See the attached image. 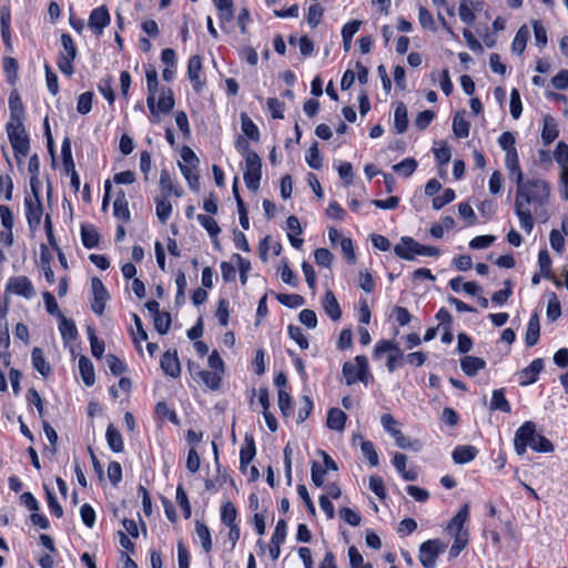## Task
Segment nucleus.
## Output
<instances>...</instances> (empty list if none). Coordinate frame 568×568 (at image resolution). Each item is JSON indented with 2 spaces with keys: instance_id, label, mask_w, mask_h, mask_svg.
Returning <instances> with one entry per match:
<instances>
[{
  "instance_id": "nucleus-11",
  "label": "nucleus",
  "mask_w": 568,
  "mask_h": 568,
  "mask_svg": "<svg viewBox=\"0 0 568 568\" xmlns=\"http://www.w3.org/2000/svg\"><path fill=\"white\" fill-rule=\"evenodd\" d=\"M26 216L31 230L39 227L43 214V206L40 199L27 196L24 199Z\"/></svg>"
},
{
  "instance_id": "nucleus-29",
  "label": "nucleus",
  "mask_w": 568,
  "mask_h": 568,
  "mask_svg": "<svg viewBox=\"0 0 568 568\" xmlns=\"http://www.w3.org/2000/svg\"><path fill=\"white\" fill-rule=\"evenodd\" d=\"M393 438L395 444L402 449H410L413 452H419L423 447L418 439H412L406 437L402 432L393 429Z\"/></svg>"
},
{
  "instance_id": "nucleus-7",
  "label": "nucleus",
  "mask_w": 568,
  "mask_h": 568,
  "mask_svg": "<svg viewBox=\"0 0 568 568\" xmlns=\"http://www.w3.org/2000/svg\"><path fill=\"white\" fill-rule=\"evenodd\" d=\"M366 372L367 358L364 355H357L354 362H346L343 365V375L347 385L364 381Z\"/></svg>"
},
{
  "instance_id": "nucleus-19",
  "label": "nucleus",
  "mask_w": 568,
  "mask_h": 568,
  "mask_svg": "<svg viewBox=\"0 0 568 568\" xmlns=\"http://www.w3.org/2000/svg\"><path fill=\"white\" fill-rule=\"evenodd\" d=\"M322 306L325 313L333 320L338 321L342 316L341 306L332 291H327L323 297Z\"/></svg>"
},
{
  "instance_id": "nucleus-34",
  "label": "nucleus",
  "mask_w": 568,
  "mask_h": 568,
  "mask_svg": "<svg viewBox=\"0 0 568 568\" xmlns=\"http://www.w3.org/2000/svg\"><path fill=\"white\" fill-rule=\"evenodd\" d=\"M79 369L84 384L92 386L95 382L94 368L92 362L87 356L79 358Z\"/></svg>"
},
{
  "instance_id": "nucleus-13",
  "label": "nucleus",
  "mask_w": 568,
  "mask_h": 568,
  "mask_svg": "<svg viewBox=\"0 0 568 568\" xmlns=\"http://www.w3.org/2000/svg\"><path fill=\"white\" fill-rule=\"evenodd\" d=\"M109 23L110 14L105 7L102 6L91 11L88 24L97 34H102Z\"/></svg>"
},
{
  "instance_id": "nucleus-59",
  "label": "nucleus",
  "mask_w": 568,
  "mask_h": 568,
  "mask_svg": "<svg viewBox=\"0 0 568 568\" xmlns=\"http://www.w3.org/2000/svg\"><path fill=\"white\" fill-rule=\"evenodd\" d=\"M530 448L540 453L554 452V445L544 435L537 434L535 440H532Z\"/></svg>"
},
{
  "instance_id": "nucleus-60",
  "label": "nucleus",
  "mask_w": 568,
  "mask_h": 568,
  "mask_svg": "<svg viewBox=\"0 0 568 568\" xmlns=\"http://www.w3.org/2000/svg\"><path fill=\"white\" fill-rule=\"evenodd\" d=\"M155 414L160 418H168L173 424H179L178 415L174 410L170 409L165 402H159L155 406Z\"/></svg>"
},
{
  "instance_id": "nucleus-3",
  "label": "nucleus",
  "mask_w": 568,
  "mask_h": 568,
  "mask_svg": "<svg viewBox=\"0 0 568 568\" xmlns=\"http://www.w3.org/2000/svg\"><path fill=\"white\" fill-rule=\"evenodd\" d=\"M6 129L16 158H19V155L27 156L30 150V141L23 121L8 122Z\"/></svg>"
},
{
  "instance_id": "nucleus-23",
  "label": "nucleus",
  "mask_w": 568,
  "mask_h": 568,
  "mask_svg": "<svg viewBox=\"0 0 568 568\" xmlns=\"http://www.w3.org/2000/svg\"><path fill=\"white\" fill-rule=\"evenodd\" d=\"M105 438L108 446L113 453H122L124 449V443L121 433L119 429L113 425L110 424L106 427L105 432Z\"/></svg>"
},
{
  "instance_id": "nucleus-35",
  "label": "nucleus",
  "mask_w": 568,
  "mask_h": 568,
  "mask_svg": "<svg viewBox=\"0 0 568 568\" xmlns=\"http://www.w3.org/2000/svg\"><path fill=\"white\" fill-rule=\"evenodd\" d=\"M418 163L414 158H406L397 164H393V172L400 178H409L417 169Z\"/></svg>"
},
{
  "instance_id": "nucleus-1",
  "label": "nucleus",
  "mask_w": 568,
  "mask_h": 568,
  "mask_svg": "<svg viewBox=\"0 0 568 568\" xmlns=\"http://www.w3.org/2000/svg\"><path fill=\"white\" fill-rule=\"evenodd\" d=\"M550 185L542 179H527L516 186L515 214L519 220L520 227L530 234L534 225V215L542 222L548 220L546 206L550 197Z\"/></svg>"
},
{
  "instance_id": "nucleus-10",
  "label": "nucleus",
  "mask_w": 568,
  "mask_h": 568,
  "mask_svg": "<svg viewBox=\"0 0 568 568\" xmlns=\"http://www.w3.org/2000/svg\"><path fill=\"white\" fill-rule=\"evenodd\" d=\"M6 291L26 298H30L34 295V287L27 276L10 277Z\"/></svg>"
},
{
  "instance_id": "nucleus-42",
  "label": "nucleus",
  "mask_w": 568,
  "mask_h": 568,
  "mask_svg": "<svg viewBox=\"0 0 568 568\" xmlns=\"http://www.w3.org/2000/svg\"><path fill=\"white\" fill-rule=\"evenodd\" d=\"M179 168L185 178L189 186L193 191H199L200 189V178L199 174L195 172L196 166H189L186 164L179 163Z\"/></svg>"
},
{
  "instance_id": "nucleus-4",
  "label": "nucleus",
  "mask_w": 568,
  "mask_h": 568,
  "mask_svg": "<svg viewBox=\"0 0 568 568\" xmlns=\"http://www.w3.org/2000/svg\"><path fill=\"white\" fill-rule=\"evenodd\" d=\"M61 44L62 50L59 53L58 68L64 75L71 77L74 73L73 61L78 54L77 47L68 33L61 36Z\"/></svg>"
},
{
  "instance_id": "nucleus-8",
  "label": "nucleus",
  "mask_w": 568,
  "mask_h": 568,
  "mask_svg": "<svg viewBox=\"0 0 568 568\" xmlns=\"http://www.w3.org/2000/svg\"><path fill=\"white\" fill-rule=\"evenodd\" d=\"M536 425L532 422H525L515 434L514 438V447L518 455H524L527 450V447L531 445L532 440H535Z\"/></svg>"
},
{
  "instance_id": "nucleus-18",
  "label": "nucleus",
  "mask_w": 568,
  "mask_h": 568,
  "mask_svg": "<svg viewBox=\"0 0 568 568\" xmlns=\"http://www.w3.org/2000/svg\"><path fill=\"white\" fill-rule=\"evenodd\" d=\"M202 71V59L200 55H192L189 59L187 63V77L193 84V89L196 92H200L204 85V82L201 81L200 74Z\"/></svg>"
},
{
  "instance_id": "nucleus-47",
  "label": "nucleus",
  "mask_w": 568,
  "mask_h": 568,
  "mask_svg": "<svg viewBox=\"0 0 568 568\" xmlns=\"http://www.w3.org/2000/svg\"><path fill=\"white\" fill-rule=\"evenodd\" d=\"M196 219L201 226L206 230V232L212 239L216 237L221 232V229L217 225L216 221L210 215L199 214Z\"/></svg>"
},
{
  "instance_id": "nucleus-12",
  "label": "nucleus",
  "mask_w": 568,
  "mask_h": 568,
  "mask_svg": "<svg viewBox=\"0 0 568 568\" xmlns=\"http://www.w3.org/2000/svg\"><path fill=\"white\" fill-rule=\"evenodd\" d=\"M393 466L400 474L403 479L414 481L418 477V469L415 466L407 467V456L402 453L393 455Z\"/></svg>"
},
{
  "instance_id": "nucleus-50",
  "label": "nucleus",
  "mask_w": 568,
  "mask_h": 568,
  "mask_svg": "<svg viewBox=\"0 0 568 568\" xmlns=\"http://www.w3.org/2000/svg\"><path fill=\"white\" fill-rule=\"evenodd\" d=\"M155 203H156V216L162 223H165L171 216L172 204L170 203V201H168V197H164V196H163V199L156 197Z\"/></svg>"
},
{
  "instance_id": "nucleus-55",
  "label": "nucleus",
  "mask_w": 568,
  "mask_h": 568,
  "mask_svg": "<svg viewBox=\"0 0 568 568\" xmlns=\"http://www.w3.org/2000/svg\"><path fill=\"white\" fill-rule=\"evenodd\" d=\"M176 503L181 507L183 511V516L185 519L191 517V505L187 498V495L182 485L176 487Z\"/></svg>"
},
{
  "instance_id": "nucleus-53",
  "label": "nucleus",
  "mask_w": 568,
  "mask_h": 568,
  "mask_svg": "<svg viewBox=\"0 0 568 568\" xmlns=\"http://www.w3.org/2000/svg\"><path fill=\"white\" fill-rule=\"evenodd\" d=\"M88 337L91 345L92 355L97 358H101L104 353V342L100 341L93 328L88 327Z\"/></svg>"
},
{
  "instance_id": "nucleus-28",
  "label": "nucleus",
  "mask_w": 568,
  "mask_h": 568,
  "mask_svg": "<svg viewBox=\"0 0 568 568\" xmlns=\"http://www.w3.org/2000/svg\"><path fill=\"white\" fill-rule=\"evenodd\" d=\"M540 324L537 314H532L527 326L525 343L528 347L537 344L539 339Z\"/></svg>"
},
{
  "instance_id": "nucleus-15",
  "label": "nucleus",
  "mask_w": 568,
  "mask_h": 568,
  "mask_svg": "<svg viewBox=\"0 0 568 568\" xmlns=\"http://www.w3.org/2000/svg\"><path fill=\"white\" fill-rule=\"evenodd\" d=\"M145 77L149 93L146 99L148 108L152 115H155V94L159 87L158 72L155 68L150 65L145 71Z\"/></svg>"
},
{
  "instance_id": "nucleus-56",
  "label": "nucleus",
  "mask_w": 568,
  "mask_h": 568,
  "mask_svg": "<svg viewBox=\"0 0 568 568\" xmlns=\"http://www.w3.org/2000/svg\"><path fill=\"white\" fill-rule=\"evenodd\" d=\"M453 537H454V542L448 552L449 559L456 558L462 552V550L467 546L469 534H467V535L459 534V535L453 536Z\"/></svg>"
},
{
  "instance_id": "nucleus-25",
  "label": "nucleus",
  "mask_w": 568,
  "mask_h": 568,
  "mask_svg": "<svg viewBox=\"0 0 568 568\" xmlns=\"http://www.w3.org/2000/svg\"><path fill=\"white\" fill-rule=\"evenodd\" d=\"M32 366L36 371H38L44 378H47L51 373V366L45 361L43 356V352L39 347H34L31 353Z\"/></svg>"
},
{
  "instance_id": "nucleus-27",
  "label": "nucleus",
  "mask_w": 568,
  "mask_h": 568,
  "mask_svg": "<svg viewBox=\"0 0 568 568\" xmlns=\"http://www.w3.org/2000/svg\"><path fill=\"white\" fill-rule=\"evenodd\" d=\"M113 214L115 217L121 219L124 222L130 221L131 213L123 191H120L114 200Z\"/></svg>"
},
{
  "instance_id": "nucleus-52",
  "label": "nucleus",
  "mask_w": 568,
  "mask_h": 568,
  "mask_svg": "<svg viewBox=\"0 0 568 568\" xmlns=\"http://www.w3.org/2000/svg\"><path fill=\"white\" fill-rule=\"evenodd\" d=\"M305 160H306V163L314 170H318L322 168V158L320 155L317 142H314L310 146V149L307 150Z\"/></svg>"
},
{
  "instance_id": "nucleus-62",
  "label": "nucleus",
  "mask_w": 568,
  "mask_h": 568,
  "mask_svg": "<svg viewBox=\"0 0 568 568\" xmlns=\"http://www.w3.org/2000/svg\"><path fill=\"white\" fill-rule=\"evenodd\" d=\"M267 109L271 112L273 119H283L284 118V102L280 101L276 98H268L266 101Z\"/></svg>"
},
{
  "instance_id": "nucleus-24",
  "label": "nucleus",
  "mask_w": 568,
  "mask_h": 568,
  "mask_svg": "<svg viewBox=\"0 0 568 568\" xmlns=\"http://www.w3.org/2000/svg\"><path fill=\"white\" fill-rule=\"evenodd\" d=\"M256 454L254 438L252 436H245L244 445L240 452V466L241 469H246L247 465L252 462Z\"/></svg>"
},
{
  "instance_id": "nucleus-36",
  "label": "nucleus",
  "mask_w": 568,
  "mask_h": 568,
  "mask_svg": "<svg viewBox=\"0 0 568 568\" xmlns=\"http://www.w3.org/2000/svg\"><path fill=\"white\" fill-rule=\"evenodd\" d=\"M195 532L200 539L202 549L209 554L212 550V538L209 527L204 523L196 520Z\"/></svg>"
},
{
  "instance_id": "nucleus-57",
  "label": "nucleus",
  "mask_w": 568,
  "mask_h": 568,
  "mask_svg": "<svg viewBox=\"0 0 568 568\" xmlns=\"http://www.w3.org/2000/svg\"><path fill=\"white\" fill-rule=\"evenodd\" d=\"M361 450L364 458L368 460L371 466L374 467L378 465V455L372 442H362Z\"/></svg>"
},
{
  "instance_id": "nucleus-14",
  "label": "nucleus",
  "mask_w": 568,
  "mask_h": 568,
  "mask_svg": "<svg viewBox=\"0 0 568 568\" xmlns=\"http://www.w3.org/2000/svg\"><path fill=\"white\" fill-rule=\"evenodd\" d=\"M542 368L544 361L541 358L534 359L527 367L518 373L519 384L521 386H527L535 383Z\"/></svg>"
},
{
  "instance_id": "nucleus-48",
  "label": "nucleus",
  "mask_w": 568,
  "mask_h": 568,
  "mask_svg": "<svg viewBox=\"0 0 568 568\" xmlns=\"http://www.w3.org/2000/svg\"><path fill=\"white\" fill-rule=\"evenodd\" d=\"M197 376L211 389H217L221 384V373L211 371H199Z\"/></svg>"
},
{
  "instance_id": "nucleus-17",
  "label": "nucleus",
  "mask_w": 568,
  "mask_h": 568,
  "mask_svg": "<svg viewBox=\"0 0 568 568\" xmlns=\"http://www.w3.org/2000/svg\"><path fill=\"white\" fill-rule=\"evenodd\" d=\"M161 368L163 369L164 374L168 376H171L173 378H176L181 374V366L178 358L176 351H166L162 357H161Z\"/></svg>"
},
{
  "instance_id": "nucleus-40",
  "label": "nucleus",
  "mask_w": 568,
  "mask_h": 568,
  "mask_svg": "<svg viewBox=\"0 0 568 568\" xmlns=\"http://www.w3.org/2000/svg\"><path fill=\"white\" fill-rule=\"evenodd\" d=\"M174 108V98L171 89L163 90L158 104H155V115L159 112L169 113Z\"/></svg>"
},
{
  "instance_id": "nucleus-43",
  "label": "nucleus",
  "mask_w": 568,
  "mask_h": 568,
  "mask_svg": "<svg viewBox=\"0 0 568 568\" xmlns=\"http://www.w3.org/2000/svg\"><path fill=\"white\" fill-rule=\"evenodd\" d=\"M529 37V31L526 26H523L516 33L513 43L511 50L516 54H521L526 49V43Z\"/></svg>"
},
{
  "instance_id": "nucleus-41",
  "label": "nucleus",
  "mask_w": 568,
  "mask_h": 568,
  "mask_svg": "<svg viewBox=\"0 0 568 568\" xmlns=\"http://www.w3.org/2000/svg\"><path fill=\"white\" fill-rule=\"evenodd\" d=\"M241 129L243 133L252 141L260 140L258 128L246 113L241 114Z\"/></svg>"
},
{
  "instance_id": "nucleus-37",
  "label": "nucleus",
  "mask_w": 568,
  "mask_h": 568,
  "mask_svg": "<svg viewBox=\"0 0 568 568\" xmlns=\"http://www.w3.org/2000/svg\"><path fill=\"white\" fill-rule=\"evenodd\" d=\"M490 409L491 410H500L504 413H510L511 407L509 402L506 399L504 389H495L491 395L490 400Z\"/></svg>"
},
{
  "instance_id": "nucleus-26",
  "label": "nucleus",
  "mask_w": 568,
  "mask_h": 568,
  "mask_svg": "<svg viewBox=\"0 0 568 568\" xmlns=\"http://www.w3.org/2000/svg\"><path fill=\"white\" fill-rule=\"evenodd\" d=\"M81 240L83 246L87 248H94L99 244V233L94 225L92 224H82L81 225Z\"/></svg>"
},
{
  "instance_id": "nucleus-45",
  "label": "nucleus",
  "mask_w": 568,
  "mask_h": 568,
  "mask_svg": "<svg viewBox=\"0 0 568 568\" xmlns=\"http://www.w3.org/2000/svg\"><path fill=\"white\" fill-rule=\"evenodd\" d=\"M276 300L284 306L296 308L305 304V298L298 294H276Z\"/></svg>"
},
{
  "instance_id": "nucleus-30",
  "label": "nucleus",
  "mask_w": 568,
  "mask_h": 568,
  "mask_svg": "<svg viewBox=\"0 0 568 568\" xmlns=\"http://www.w3.org/2000/svg\"><path fill=\"white\" fill-rule=\"evenodd\" d=\"M51 253L49 252L48 247L42 244L40 246V266L44 273V277L49 284H52L54 282V273L53 270L50 266L51 263Z\"/></svg>"
},
{
  "instance_id": "nucleus-21",
  "label": "nucleus",
  "mask_w": 568,
  "mask_h": 568,
  "mask_svg": "<svg viewBox=\"0 0 568 568\" xmlns=\"http://www.w3.org/2000/svg\"><path fill=\"white\" fill-rule=\"evenodd\" d=\"M486 367V362L476 356H465L460 359V368L467 376H475Z\"/></svg>"
},
{
  "instance_id": "nucleus-61",
  "label": "nucleus",
  "mask_w": 568,
  "mask_h": 568,
  "mask_svg": "<svg viewBox=\"0 0 568 568\" xmlns=\"http://www.w3.org/2000/svg\"><path fill=\"white\" fill-rule=\"evenodd\" d=\"M554 158L561 169H565V166L568 165V144L562 141L558 142L554 152Z\"/></svg>"
},
{
  "instance_id": "nucleus-22",
  "label": "nucleus",
  "mask_w": 568,
  "mask_h": 568,
  "mask_svg": "<svg viewBox=\"0 0 568 568\" xmlns=\"http://www.w3.org/2000/svg\"><path fill=\"white\" fill-rule=\"evenodd\" d=\"M559 135L556 120L547 114L544 116V126L541 131V139L545 145L552 143Z\"/></svg>"
},
{
  "instance_id": "nucleus-6",
  "label": "nucleus",
  "mask_w": 568,
  "mask_h": 568,
  "mask_svg": "<svg viewBox=\"0 0 568 568\" xmlns=\"http://www.w3.org/2000/svg\"><path fill=\"white\" fill-rule=\"evenodd\" d=\"M245 160L243 179L250 191L256 192L262 178V160L258 154H248Z\"/></svg>"
},
{
  "instance_id": "nucleus-51",
  "label": "nucleus",
  "mask_w": 568,
  "mask_h": 568,
  "mask_svg": "<svg viewBox=\"0 0 568 568\" xmlns=\"http://www.w3.org/2000/svg\"><path fill=\"white\" fill-rule=\"evenodd\" d=\"M561 315L560 302L555 293H551L547 305V318L550 322L557 321Z\"/></svg>"
},
{
  "instance_id": "nucleus-46",
  "label": "nucleus",
  "mask_w": 568,
  "mask_h": 568,
  "mask_svg": "<svg viewBox=\"0 0 568 568\" xmlns=\"http://www.w3.org/2000/svg\"><path fill=\"white\" fill-rule=\"evenodd\" d=\"M395 125L398 133L406 131L408 126L407 108L404 103H398L395 110Z\"/></svg>"
},
{
  "instance_id": "nucleus-32",
  "label": "nucleus",
  "mask_w": 568,
  "mask_h": 568,
  "mask_svg": "<svg viewBox=\"0 0 568 568\" xmlns=\"http://www.w3.org/2000/svg\"><path fill=\"white\" fill-rule=\"evenodd\" d=\"M538 264H539V267H540V274L545 278L554 280V283L557 286L561 285L560 281L555 278L554 275L551 274V270H550L551 268V258H550L549 253L547 252V250H540L539 251Z\"/></svg>"
},
{
  "instance_id": "nucleus-20",
  "label": "nucleus",
  "mask_w": 568,
  "mask_h": 568,
  "mask_svg": "<svg viewBox=\"0 0 568 568\" xmlns=\"http://www.w3.org/2000/svg\"><path fill=\"white\" fill-rule=\"evenodd\" d=\"M10 119L9 122L24 120V106L17 91H12L9 97Z\"/></svg>"
},
{
  "instance_id": "nucleus-39",
  "label": "nucleus",
  "mask_w": 568,
  "mask_h": 568,
  "mask_svg": "<svg viewBox=\"0 0 568 568\" xmlns=\"http://www.w3.org/2000/svg\"><path fill=\"white\" fill-rule=\"evenodd\" d=\"M219 10L221 21L230 22L234 18V4L232 0H213Z\"/></svg>"
},
{
  "instance_id": "nucleus-54",
  "label": "nucleus",
  "mask_w": 568,
  "mask_h": 568,
  "mask_svg": "<svg viewBox=\"0 0 568 568\" xmlns=\"http://www.w3.org/2000/svg\"><path fill=\"white\" fill-rule=\"evenodd\" d=\"M154 327L156 332L161 335L168 333L171 326V315L168 312H162L153 317Z\"/></svg>"
},
{
  "instance_id": "nucleus-49",
  "label": "nucleus",
  "mask_w": 568,
  "mask_h": 568,
  "mask_svg": "<svg viewBox=\"0 0 568 568\" xmlns=\"http://www.w3.org/2000/svg\"><path fill=\"white\" fill-rule=\"evenodd\" d=\"M237 510L235 506L227 501L223 504L221 509V520L226 526L236 525Z\"/></svg>"
},
{
  "instance_id": "nucleus-63",
  "label": "nucleus",
  "mask_w": 568,
  "mask_h": 568,
  "mask_svg": "<svg viewBox=\"0 0 568 568\" xmlns=\"http://www.w3.org/2000/svg\"><path fill=\"white\" fill-rule=\"evenodd\" d=\"M92 99H93V93L90 91L83 92L82 94L79 95L77 110L80 114H87L91 111Z\"/></svg>"
},
{
  "instance_id": "nucleus-31",
  "label": "nucleus",
  "mask_w": 568,
  "mask_h": 568,
  "mask_svg": "<svg viewBox=\"0 0 568 568\" xmlns=\"http://www.w3.org/2000/svg\"><path fill=\"white\" fill-rule=\"evenodd\" d=\"M346 422V414L339 408H331L327 413L326 425L334 430H343Z\"/></svg>"
},
{
  "instance_id": "nucleus-9",
  "label": "nucleus",
  "mask_w": 568,
  "mask_h": 568,
  "mask_svg": "<svg viewBox=\"0 0 568 568\" xmlns=\"http://www.w3.org/2000/svg\"><path fill=\"white\" fill-rule=\"evenodd\" d=\"M91 308L97 315H102L105 310L106 301H109L110 295L102 283V281L98 277H93L91 280Z\"/></svg>"
},
{
  "instance_id": "nucleus-5",
  "label": "nucleus",
  "mask_w": 568,
  "mask_h": 568,
  "mask_svg": "<svg viewBox=\"0 0 568 568\" xmlns=\"http://www.w3.org/2000/svg\"><path fill=\"white\" fill-rule=\"evenodd\" d=\"M447 545L440 539H429L419 547V561L424 568H435L437 557L445 551Z\"/></svg>"
},
{
  "instance_id": "nucleus-58",
  "label": "nucleus",
  "mask_w": 568,
  "mask_h": 568,
  "mask_svg": "<svg viewBox=\"0 0 568 568\" xmlns=\"http://www.w3.org/2000/svg\"><path fill=\"white\" fill-rule=\"evenodd\" d=\"M287 332H288V336L294 339L298 346L302 348V349H306L308 348V339L307 337L303 334L302 332V328L298 327V326H295V325H288L287 327Z\"/></svg>"
},
{
  "instance_id": "nucleus-33",
  "label": "nucleus",
  "mask_w": 568,
  "mask_h": 568,
  "mask_svg": "<svg viewBox=\"0 0 568 568\" xmlns=\"http://www.w3.org/2000/svg\"><path fill=\"white\" fill-rule=\"evenodd\" d=\"M477 455L474 446H458L453 452V459L456 464H466L471 462Z\"/></svg>"
},
{
  "instance_id": "nucleus-38",
  "label": "nucleus",
  "mask_w": 568,
  "mask_h": 568,
  "mask_svg": "<svg viewBox=\"0 0 568 568\" xmlns=\"http://www.w3.org/2000/svg\"><path fill=\"white\" fill-rule=\"evenodd\" d=\"M59 331L64 341H73L78 336V331L75 324L72 320L67 318L64 315H61Z\"/></svg>"
},
{
  "instance_id": "nucleus-64",
  "label": "nucleus",
  "mask_w": 568,
  "mask_h": 568,
  "mask_svg": "<svg viewBox=\"0 0 568 568\" xmlns=\"http://www.w3.org/2000/svg\"><path fill=\"white\" fill-rule=\"evenodd\" d=\"M106 365L113 375H121L126 371V365L123 361L113 354L106 356Z\"/></svg>"
},
{
  "instance_id": "nucleus-44",
  "label": "nucleus",
  "mask_w": 568,
  "mask_h": 568,
  "mask_svg": "<svg viewBox=\"0 0 568 568\" xmlns=\"http://www.w3.org/2000/svg\"><path fill=\"white\" fill-rule=\"evenodd\" d=\"M453 132L459 139L467 138L469 135V123L460 112L456 113L453 119Z\"/></svg>"
},
{
  "instance_id": "nucleus-16",
  "label": "nucleus",
  "mask_w": 568,
  "mask_h": 568,
  "mask_svg": "<svg viewBox=\"0 0 568 568\" xmlns=\"http://www.w3.org/2000/svg\"><path fill=\"white\" fill-rule=\"evenodd\" d=\"M469 515V508L468 505L465 504L458 513L450 519L449 524L447 525V531L452 536L457 535H467L468 530L464 528L465 521L467 520V517Z\"/></svg>"
},
{
  "instance_id": "nucleus-2",
  "label": "nucleus",
  "mask_w": 568,
  "mask_h": 568,
  "mask_svg": "<svg viewBox=\"0 0 568 568\" xmlns=\"http://www.w3.org/2000/svg\"><path fill=\"white\" fill-rule=\"evenodd\" d=\"M397 256L406 261H414L417 256H438L440 250L430 245H423L409 236L402 237L394 247Z\"/></svg>"
}]
</instances>
